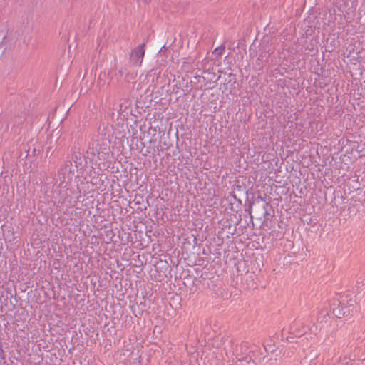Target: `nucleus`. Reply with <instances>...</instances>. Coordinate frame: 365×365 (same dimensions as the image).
<instances>
[{"instance_id":"obj_1","label":"nucleus","mask_w":365,"mask_h":365,"mask_svg":"<svg viewBox=\"0 0 365 365\" xmlns=\"http://www.w3.org/2000/svg\"><path fill=\"white\" fill-rule=\"evenodd\" d=\"M225 50V44H221L217 46L214 51L209 55L207 63H205L207 68H214L215 67H221L222 68H232L233 66H231L230 59L231 57L230 54L222 58V55Z\"/></svg>"},{"instance_id":"obj_2","label":"nucleus","mask_w":365,"mask_h":365,"mask_svg":"<svg viewBox=\"0 0 365 365\" xmlns=\"http://www.w3.org/2000/svg\"><path fill=\"white\" fill-rule=\"evenodd\" d=\"M145 43H141L130 51L129 63L133 67H140L145 56Z\"/></svg>"},{"instance_id":"obj_3","label":"nucleus","mask_w":365,"mask_h":365,"mask_svg":"<svg viewBox=\"0 0 365 365\" xmlns=\"http://www.w3.org/2000/svg\"><path fill=\"white\" fill-rule=\"evenodd\" d=\"M269 42V36H264L260 43L261 49L262 50V53L259 55V57L258 58L259 61L262 62H268V61H272V56H271V53L269 51H271V47L272 46V43H270L269 46H268Z\"/></svg>"},{"instance_id":"obj_4","label":"nucleus","mask_w":365,"mask_h":365,"mask_svg":"<svg viewBox=\"0 0 365 365\" xmlns=\"http://www.w3.org/2000/svg\"><path fill=\"white\" fill-rule=\"evenodd\" d=\"M169 61H170V59L168 56H164V55H163V57H159V56H158L157 62H158L160 68V67L165 68L167 66L170 67V66L169 65Z\"/></svg>"},{"instance_id":"obj_5","label":"nucleus","mask_w":365,"mask_h":365,"mask_svg":"<svg viewBox=\"0 0 365 365\" xmlns=\"http://www.w3.org/2000/svg\"><path fill=\"white\" fill-rule=\"evenodd\" d=\"M168 48V47L166 46V44H164L158 51V56H159V57H163Z\"/></svg>"},{"instance_id":"obj_6","label":"nucleus","mask_w":365,"mask_h":365,"mask_svg":"<svg viewBox=\"0 0 365 365\" xmlns=\"http://www.w3.org/2000/svg\"><path fill=\"white\" fill-rule=\"evenodd\" d=\"M4 52V49L2 48V45H0V58H1L3 53Z\"/></svg>"},{"instance_id":"obj_7","label":"nucleus","mask_w":365,"mask_h":365,"mask_svg":"<svg viewBox=\"0 0 365 365\" xmlns=\"http://www.w3.org/2000/svg\"><path fill=\"white\" fill-rule=\"evenodd\" d=\"M308 340L307 337H304L303 339H302V341H304V340Z\"/></svg>"},{"instance_id":"obj_8","label":"nucleus","mask_w":365,"mask_h":365,"mask_svg":"<svg viewBox=\"0 0 365 365\" xmlns=\"http://www.w3.org/2000/svg\"><path fill=\"white\" fill-rule=\"evenodd\" d=\"M3 41L6 40V37L4 36L3 38H2Z\"/></svg>"},{"instance_id":"obj_9","label":"nucleus","mask_w":365,"mask_h":365,"mask_svg":"<svg viewBox=\"0 0 365 365\" xmlns=\"http://www.w3.org/2000/svg\"><path fill=\"white\" fill-rule=\"evenodd\" d=\"M149 0H145V1H148Z\"/></svg>"}]
</instances>
